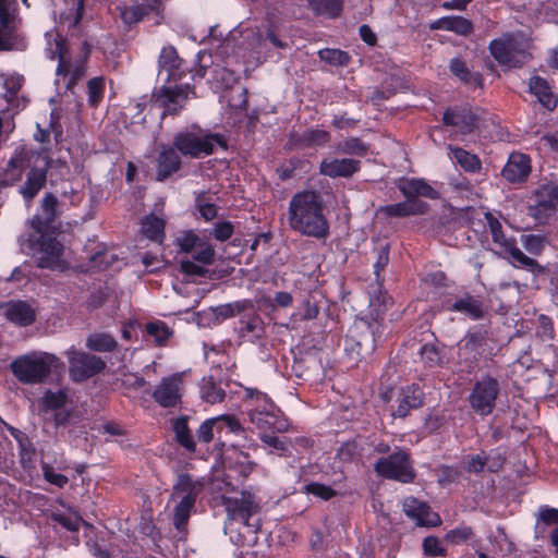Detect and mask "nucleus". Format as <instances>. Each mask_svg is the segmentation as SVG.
Here are the masks:
<instances>
[{"label":"nucleus","mask_w":558,"mask_h":558,"mask_svg":"<svg viewBox=\"0 0 558 558\" xmlns=\"http://www.w3.org/2000/svg\"><path fill=\"white\" fill-rule=\"evenodd\" d=\"M288 214L289 226L293 231L318 240L329 235V223L318 192L303 191L294 194Z\"/></svg>","instance_id":"obj_1"},{"label":"nucleus","mask_w":558,"mask_h":558,"mask_svg":"<svg viewBox=\"0 0 558 558\" xmlns=\"http://www.w3.org/2000/svg\"><path fill=\"white\" fill-rule=\"evenodd\" d=\"M64 367L61 360L54 354L34 351L15 357L10 369L22 384L34 385L45 381L52 371Z\"/></svg>","instance_id":"obj_2"},{"label":"nucleus","mask_w":558,"mask_h":558,"mask_svg":"<svg viewBox=\"0 0 558 558\" xmlns=\"http://www.w3.org/2000/svg\"><path fill=\"white\" fill-rule=\"evenodd\" d=\"M174 148L182 155L199 159L211 155L217 146L227 149V141L222 134L211 133L193 124L178 132L172 141Z\"/></svg>","instance_id":"obj_3"},{"label":"nucleus","mask_w":558,"mask_h":558,"mask_svg":"<svg viewBox=\"0 0 558 558\" xmlns=\"http://www.w3.org/2000/svg\"><path fill=\"white\" fill-rule=\"evenodd\" d=\"M529 40L520 33L504 34L489 44V51L494 59L510 66H521L529 58Z\"/></svg>","instance_id":"obj_4"},{"label":"nucleus","mask_w":558,"mask_h":558,"mask_svg":"<svg viewBox=\"0 0 558 558\" xmlns=\"http://www.w3.org/2000/svg\"><path fill=\"white\" fill-rule=\"evenodd\" d=\"M22 251L31 254L39 268L61 269L63 245L52 238L20 239Z\"/></svg>","instance_id":"obj_5"},{"label":"nucleus","mask_w":558,"mask_h":558,"mask_svg":"<svg viewBox=\"0 0 558 558\" xmlns=\"http://www.w3.org/2000/svg\"><path fill=\"white\" fill-rule=\"evenodd\" d=\"M191 97H195V88L190 84L167 83L153 93L155 105L162 108L161 118L180 114Z\"/></svg>","instance_id":"obj_6"},{"label":"nucleus","mask_w":558,"mask_h":558,"mask_svg":"<svg viewBox=\"0 0 558 558\" xmlns=\"http://www.w3.org/2000/svg\"><path fill=\"white\" fill-rule=\"evenodd\" d=\"M558 184L548 182L539 185L531 195L527 215L538 225H545L557 211Z\"/></svg>","instance_id":"obj_7"},{"label":"nucleus","mask_w":558,"mask_h":558,"mask_svg":"<svg viewBox=\"0 0 558 558\" xmlns=\"http://www.w3.org/2000/svg\"><path fill=\"white\" fill-rule=\"evenodd\" d=\"M222 504L226 507L229 520L240 521L244 525L252 527L255 533L259 531V520L254 519V517L259 512L260 508L252 494L242 492L240 497L234 498L222 496Z\"/></svg>","instance_id":"obj_8"},{"label":"nucleus","mask_w":558,"mask_h":558,"mask_svg":"<svg viewBox=\"0 0 558 558\" xmlns=\"http://www.w3.org/2000/svg\"><path fill=\"white\" fill-rule=\"evenodd\" d=\"M374 469L378 475L401 483H412L415 478L410 456L401 449L386 458H380Z\"/></svg>","instance_id":"obj_9"},{"label":"nucleus","mask_w":558,"mask_h":558,"mask_svg":"<svg viewBox=\"0 0 558 558\" xmlns=\"http://www.w3.org/2000/svg\"><path fill=\"white\" fill-rule=\"evenodd\" d=\"M66 356L70 376L77 383L87 380L101 373L106 367V362L100 356L78 351L74 348L66 351Z\"/></svg>","instance_id":"obj_10"},{"label":"nucleus","mask_w":558,"mask_h":558,"mask_svg":"<svg viewBox=\"0 0 558 558\" xmlns=\"http://www.w3.org/2000/svg\"><path fill=\"white\" fill-rule=\"evenodd\" d=\"M499 393L498 380L486 376L477 380L469 396L471 408L482 416L490 414Z\"/></svg>","instance_id":"obj_11"},{"label":"nucleus","mask_w":558,"mask_h":558,"mask_svg":"<svg viewBox=\"0 0 558 558\" xmlns=\"http://www.w3.org/2000/svg\"><path fill=\"white\" fill-rule=\"evenodd\" d=\"M183 383L180 375L163 377L153 391V399L162 408H174L181 402Z\"/></svg>","instance_id":"obj_12"},{"label":"nucleus","mask_w":558,"mask_h":558,"mask_svg":"<svg viewBox=\"0 0 558 558\" xmlns=\"http://www.w3.org/2000/svg\"><path fill=\"white\" fill-rule=\"evenodd\" d=\"M480 117L466 107L448 108L442 116L446 125L453 126L460 134H470L478 126Z\"/></svg>","instance_id":"obj_13"},{"label":"nucleus","mask_w":558,"mask_h":558,"mask_svg":"<svg viewBox=\"0 0 558 558\" xmlns=\"http://www.w3.org/2000/svg\"><path fill=\"white\" fill-rule=\"evenodd\" d=\"M347 350L355 352L361 357L371 355L376 349L374 329L368 324L355 326L347 339Z\"/></svg>","instance_id":"obj_14"},{"label":"nucleus","mask_w":558,"mask_h":558,"mask_svg":"<svg viewBox=\"0 0 558 558\" xmlns=\"http://www.w3.org/2000/svg\"><path fill=\"white\" fill-rule=\"evenodd\" d=\"M54 54L58 56L59 64L57 68L58 75H70V81L68 83V87L74 85L78 80H81L86 73L85 61L88 54V51L85 52L84 58L76 60L73 64L66 60V49L62 39L56 40V50L53 51L52 58Z\"/></svg>","instance_id":"obj_15"},{"label":"nucleus","mask_w":558,"mask_h":558,"mask_svg":"<svg viewBox=\"0 0 558 558\" xmlns=\"http://www.w3.org/2000/svg\"><path fill=\"white\" fill-rule=\"evenodd\" d=\"M403 511L407 517L416 520L420 525L437 526L441 523L440 517L433 512L428 505L413 497L404 499Z\"/></svg>","instance_id":"obj_16"},{"label":"nucleus","mask_w":558,"mask_h":558,"mask_svg":"<svg viewBox=\"0 0 558 558\" xmlns=\"http://www.w3.org/2000/svg\"><path fill=\"white\" fill-rule=\"evenodd\" d=\"M361 169V161L352 158H325L319 172L329 178H350Z\"/></svg>","instance_id":"obj_17"},{"label":"nucleus","mask_w":558,"mask_h":558,"mask_svg":"<svg viewBox=\"0 0 558 558\" xmlns=\"http://www.w3.org/2000/svg\"><path fill=\"white\" fill-rule=\"evenodd\" d=\"M50 163L51 159L47 158L44 167H33L27 172L26 180L19 191L27 204H29L46 185L47 170L50 167Z\"/></svg>","instance_id":"obj_18"},{"label":"nucleus","mask_w":558,"mask_h":558,"mask_svg":"<svg viewBox=\"0 0 558 558\" xmlns=\"http://www.w3.org/2000/svg\"><path fill=\"white\" fill-rule=\"evenodd\" d=\"M159 74L167 72L166 83L178 82L184 75L183 60L178 56L174 47L168 46L161 49L159 59Z\"/></svg>","instance_id":"obj_19"},{"label":"nucleus","mask_w":558,"mask_h":558,"mask_svg":"<svg viewBox=\"0 0 558 558\" xmlns=\"http://www.w3.org/2000/svg\"><path fill=\"white\" fill-rule=\"evenodd\" d=\"M156 163V179L162 182L180 170L181 158L173 145H163L157 156Z\"/></svg>","instance_id":"obj_20"},{"label":"nucleus","mask_w":558,"mask_h":558,"mask_svg":"<svg viewBox=\"0 0 558 558\" xmlns=\"http://www.w3.org/2000/svg\"><path fill=\"white\" fill-rule=\"evenodd\" d=\"M424 393L418 386L412 385L400 390L397 399L398 405L393 410L395 417L404 418L411 410L418 409L423 405Z\"/></svg>","instance_id":"obj_21"},{"label":"nucleus","mask_w":558,"mask_h":558,"mask_svg":"<svg viewBox=\"0 0 558 558\" xmlns=\"http://www.w3.org/2000/svg\"><path fill=\"white\" fill-rule=\"evenodd\" d=\"M530 172V158L524 154L513 153L502 169V177L511 183H517L526 180Z\"/></svg>","instance_id":"obj_22"},{"label":"nucleus","mask_w":558,"mask_h":558,"mask_svg":"<svg viewBox=\"0 0 558 558\" xmlns=\"http://www.w3.org/2000/svg\"><path fill=\"white\" fill-rule=\"evenodd\" d=\"M217 424H227L228 428L232 433H238L241 430V424L240 422L230 415H221L217 417H213L209 420H206L197 429L196 437L198 441L208 444L214 438L215 433V426Z\"/></svg>","instance_id":"obj_23"},{"label":"nucleus","mask_w":558,"mask_h":558,"mask_svg":"<svg viewBox=\"0 0 558 558\" xmlns=\"http://www.w3.org/2000/svg\"><path fill=\"white\" fill-rule=\"evenodd\" d=\"M399 190L407 197L423 196L430 199L439 197L438 192L423 179H407L399 183Z\"/></svg>","instance_id":"obj_24"},{"label":"nucleus","mask_w":558,"mask_h":558,"mask_svg":"<svg viewBox=\"0 0 558 558\" xmlns=\"http://www.w3.org/2000/svg\"><path fill=\"white\" fill-rule=\"evenodd\" d=\"M4 316L20 326H28L35 320L34 310L23 301L5 304Z\"/></svg>","instance_id":"obj_25"},{"label":"nucleus","mask_w":558,"mask_h":558,"mask_svg":"<svg viewBox=\"0 0 558 558\" xmlns=\"http://www.w3.org/2000/svg\"><path fill=\"white\" fill-rule=\"evenodd\" d=\"M449 310L465 314L474 320L484 316L483 302L470 294L457 299Z\"/></svg>","instance_id":"obj_26"},{"label":"nucleus","mask_w":558,"mask_h":558,"mask_svg":"<svg viewBox=\"0 0 558 558\" xmlns=\"http://www.w3.org/2000/svg\"><path fill=\"white\" fill-rule=\"evenodd\" d=\"M202 488L203 485L198 482H194L189 474H180L173 486L171 496L173 499L190 497L192 500H196Z\"/></svg>","instance_id":"obj_27"},{"label":"nucleus","mask_w":558,"mask_h":558,"mask_svg":"<svg viewBox=\"0 0 558 558\" xmlns=\"http://www.w3.org/2000/svg\"><path fill=\"white\" fill-rule=\"evenodd\" d=\"M449 70L463 84L483 86V76L477 72H471L466 62L460 58H452L450 60Z\"/></svg>","instance_id":"obj_28"},{"label":"nucleus","mask_w":558,"mask_h":558,"mask_svg":"<svg viewBox=\"0 0 558 558\" xmlns=\"http://www.w3.org/2000/svg\"><path fill=\"white\" fill-rule=\"evenodd\" d=\"M529 88L534 94L538 101L547 109H554L557 104V99L550 90L548 82L539 76H533L530 80Z\"/></svg>","instance_id":"obj_29"},{"label":"nucleus","mask_w":558,"mask_h":558,"mask_svg":"<svg viewBox=\"0 0 558 558\" xmlns=\"http://www.w3.org/2000/svg\"><path fill=\"white\" fill-rule=\"evenodd\" d=\"M433 28L454 32L458 35L466 36L473 29V24L470 20L462 16H445L439 19Z\"/></svg>","instance_id":"obj_30"},{"label":"nucleus","mask_w":558,"mask_h":558,"mask_svg":"<svg viewBox=\"0 0 558 558\" xmlns=\"http://www.w3.org/2000/svg\"><path fill=\"white\" fill-rule=\"evenodd\" d=\"M485 219L489 227L493 242L499 245L501 253L506 254L511 250V246L517 244L515 240L513 238H506L500 221L493 214L486 213Z\"/></svg>","instance_id":"obj_31"},{"label":"nucleus","mask_w":558,"mask_h":558,"mask_svg":"<svg viewBox=\"0 0 558 558\" xmlns=\"http://www.w3.org/2000/svg\"><path fill=\"white\" fill-rule=\"evenodd\" d=\"M448 149L452 155V159L466 172H478L482 162L475 154H471L463 148L449 145Z\"/></svg>","instance_id":"obj_32"},{"label":"nucleus","mask_w":558,"mask_h":558,"mask_svg":"<svg viewBox=\"0 0 558 558\" xmlns=\"http://www.w3.org/2000/svg\"><path fill=\"white\" fill-rule=\"evenodd\" d=\"M202 399L210 404L223 401L226 391L221 388L213 376L204 377L201 381Z\"/></svg>","instance_id":"obj_33"},{"label":"nucleus","mask_w":558,"mask_h":558,"mask_svg":"<svg viewBox=\"0 0 558 558\" xmlns=\"http://www.w3.org/2000/svg\"><path fill=\"white\" fill-rule=\"evenodd\" d=\"M86 347L92 351L112 352L117 349L118 342L107 332H95L86 338Z\"/></svg>","instance_id":"obj_34"},{"label":"nucleus","mask_w":558,"mask_h":558,"mask_svg":"<svg viewBox=\"0 0 558 558\" xmlns=\"http://www.w3.org/2000/svg\"><path fill=\"white\" fill-rule=\"evenodd\" d=\"M506 254L512 258V263L515 267L525 268L535 275L544 274L546 270L545 267L539 265L535 259L526 256L519 247H517V244L511 246V250Z\"/></svg>","instance_id":"obj_35"},{"label":"nucleus","mask_w":558,"mask_h":558,"mask_svg":"<svg viewBox=\"0 0 558 558\" xmlns=\"http://www.w3.org/2000/svg\"><path fill=\"white\" fill-rule=\"evenodd\" d=\"M173 430L175 433V439L180 446L184 447L187 451L194 452L196 449L195 441L187 426L186 417H179L173 422Z\"/></svg>","instance_id":"obj_36"},{"label":"nucleus","mask_w":558,"mask_h":558,"mask_svg":"<svg viewBox=\"0 0 558 558\" xmlns=\"http://www.w3.org/2000/svg\"><path fill=\"white\" fill-rule=\"evenodd\" d=\"M145 330L146 335L159 347L165 345L167 340L173 335L169 326L160 320L147 323Z\"/></svg>","instance_id":"obj_37"},{"label":"nucleus","mask_w":558,"mask_h":558,"mask_svg":"<svg viewBox=\"0 0 558 558\" xmlns=\"http://www.w3.org/2000/svg\"><path fill=\"white\" fill-rule=\"evenodd\" d=\"M196 500H192V498H182L180 499L179 504L174 508V515H173V524L177 530L183 531L190 514L195 506Z\"/></svg>","instance_id":"obj_38"},{"label":"nucleus","mask_w":558,"mask_h":558,"mask_svg":"<svg viewBox=\"0 0 558 558\" xmlns=\"http://www.w3.org/2000/svg\"><path fill=\"white\" fill-rule=\"evenodd\" d=\"M23 166L22 158L14 157L9 160L4 170V177L0 180V191L21 180Z\"/></svg>","instance_id":"obj_39"},{"label":"nucleus","mask_w":558,"mask_h":558,"mask_svg":"<svg viewBox=\"0 0 558 558\" xmlns=\"http://www.w3.org/2000/svg\"><path fill=\"white\" fill-rule=\"evenodd\" d=\"M153 10V5L147 2L137 3L131 7H126L122 11L121 16L126 24H133L142 21Z\"/></svg>","instance_id":"obj_40"},{"label":"nucleus","mask_w":558,"mask_h":558,"mask_svg":"<svg viewBox=\"0 0 558 558\" xmlns=\"http://www.w3.org/2000/svg\"><path fill=\"white\" fill-rule=\"evenodd\" d=\"M163 229V220L155 216H148L142 222V233L153 241H161Z\"/></svg>","instance_id":"obj_41"},{"label":"nucleus","mask_w":558,"mask_h":558,"mask_svg":"<svg viewBox=\"0 0 558 558\" xmlns=\"http://www.w3.org/2000/svg\"><path fill=\"white\" fill-rule=\"evenodd\" d=\"M337 150L345 155L364 157L368 153V145L359 137H349L338 144Z\"/></svg>","instance_id":"obj_42"},{"label":"nucleus","mask_w":558,"mask_h":558,"mask_svg":"<svg viewBox=\"0 0 558 558\" xmlns=\"http://www.w3.org/2000/svg\"><path fill=\"white\" fill-rule=\"evenodd\" d=\"M310 7L322 15L337 16L342 8V0H308Z\"/></svg>","instance_id":"obj_43"},{"label":"nucleus","mask_w":558,"mask_h":558,"mask_svg":"<svg viewBox=\"0 0 558 558\" xmlns=\"http://www.w3.org/2000/svg\"><path fill=\"white\" fill-rule=\"evenodd\" d=\"M318 57L322 61L333 65V66H343L347 65L351 57L348 52L342 51L340 49H331L325 48L318 51Z\"/></svg>","instance_id":"obj_44"},{"label":"nucleus","mask_w":558,"mask_h":558,"mask_svg":"<svg viewBox=\"0 0 558 558\" xmlns=\"http://www.w3.org/2000/svg\"><path fill=\"white\" fill-rule=\"evenodd\" d=\"M19 41L12 23H0V51L17 49Z\"/></svg>","instance_id":"obj_45"},{"label":"nucleus","mask_w":558,"mask_h":558,"mask_svg":"<svg viewBox=\"0 0 558 558\" xmlns=\"http://www.w3.org/2000/svg\"><path fill=\"white\" fill-rule=\"evenodd\" d=\"M521 243L530 254L539 255L549 242L545 235L523 234Z\"/></svg>","instance_id":"obj_46"},{"label":"nucleus","mask_w":558,"mask_h":558,"mask_svg":"<svg viewBox=\"0 0 558 558\" xmlns=\"http://www.w3.org/2000/svg\"><path fill=\"white\" fill-rule=\"evenodd\" d=\"M243 327L240 328L239 333L242 338L251 336L254 339H259L264 335L263 320L259 316L250 317L246 322H241Z\"/></svg>","instance_id":"obj_47"},{"label":"nucleus","mask_w":558,"mask_h":558,"mask_svg":"<svg viewBox=\"0 0 558 558\" xmlns=\"http://www.w3.org/2000/svg\"><path fill=\"white\" fill-rule=\"evenodd\" d=\"M250 421L259 429H269L276 421V416L268 410H252L250 412Z\"/></svg>","instance_id":"obj_48"},{"label":"nucleus","mask_w":558,"mask_h":558,"mask_svg":"<svg viewBox=\"0 0 558 558\" xmlns=\"http://www.w3.org/2000/svg\"><path fill=\"white\" fill-rule=\"evenodd\" d=\"M330 138V135L325 130H306L301 137V141L306 146H322L325 145Z\"/></svg>","instance_id":"obj_49"},{"label":"nucleus","mask_w":558,"mask_h":558,"mask_svg":"<svg viewBox=\"0 0 558 558\" xmlns=\"http://www.w3.org/2000/svg\"><path fill=\"white\" fill-rule=\"evenodd\" d=\"M68 402V395L64 390H48L43 397L46 409L57 410L63 408Z\"/></svg>","instance_id":"obj_50"},{"label":"nucleus","mask_w":558,"mask_h":558,"mask_svg":"<svg viewBox=\"0 0 558 558\" xmlns=\"http://www.w3.org/2000/svg\"><path fill=\"white\" fill-rule=\"evenodd\" d=\"M260 440L263 444L269 447L271 451L281 453H286L291 446V440L288 437H278L275 435L263 434L260 436Z\"/></svg>","instance_id":"obj_51"},{"label":"nucleus","mask_w":558,"mask_h":558,"mask_svg":"<svg viewBox=\"0 0 558 558\" xmlns=\"http://www.w3.org/2000/svg\"><path fill=\"white\" fill-rule=\"evenodd\" d=\"M253 302L248 300L226 304L218 310V315L225 318L233 317L242 312L253 308Z\"/></svg>","instance_id":"obj_52"},{"label":"nucleus","mask_w":558,"mask_h":558,"mask_svg":"<svg viewBox=\"0 0 558 558\" xmlns=\"http://www.w3.org/2000/svg\"><path fill=\"white\" fill-rule=\"evenodd\" d=\"M58 205V198L52 193H46L41 201L43 218L46 223L53 222L56 218V207Z\"/></svg>","instance_id":"obj_53"},{"label":"nucleus","mask_w":558,"mask_h":558,"mask_svg":"<svg viewBox=\"0 0 558 558\" xmlns=\"http://www.w3.org/2000/svg\"><path fill=\"white\" fill-rule=\"evenodd\" d=\"M104 82L101 77H94L87 83L88 102L95 107L102 96Z\"/></svg>","instance_id":"obj_54"},{"label":"nucleus","mask_w":558,"mask_h":558,"mask_svg":"<svg viewBox=\"0 0 558 558\" xmlns=\"http://www.w3.org/2000/svg\"><path fill=\"white\" fill-rule=\"evenodd\" d=\"M215 250L214 247L202 241V243L193 251V258L204 265H210L214 262Z\"/></svg>","instance_id":"obj_55"},{"label":"nucleus","mask_w":558,"mask_h":558,"mask_svg":"<svg viewBox=\"0 0 558 558\" xmlns=\"http://www.w3.org/2000/svg\"><path fill=\"white\" fill-rule=\"evenodd\" d=\"M305 492L323 500H329L337 495V492L330 486L320 483H310L305 486Z\"/></svg>","instance_id":"obj_56"},{"label":"nucleus","mask_w":558,"mask_h":558,"mask_svg":"<svg viewBox=\"0 0 558 558\" xmlns=\"http://www.w3.org/2000/svg\"><path fill=\"white\" fill-rule=\"evenodd\" d=\"M472 536H473V531L471 527L460 526V527L449 531L446 534L445 539L448 543L459 545L461 543L469 541Z\"/></svg>","instance_id":"obj_57"},{"label":"nucleus","mask_w":558,"mask_h":558,"mask_svg":"<svg viewBox=\"0 0 558 558\" xmlns=\"http://www.w3.org/2000/svg\"><path fill=\"white\" fill-rule=\"evenodd\" d=\"M423 550L426 556L437 557L445 556L446 549L441 546L439 538L436 536H427L423 541Z\"/></svg>","instance_id":"obj_58"},{"label":"nucleus","mask_w":558,"mask_h":558,"mask_svg":"<svg viewBox=\"0 0 558 558\" xmlns=\"http://www.w3.org/2000/svg\"><path fill=\"white\" fill-rule=\"evenodd\" d=\"M41 469L45 480L50 484L56 485L59 488H62L68 484V477L63 474L56 473L51 465L44 463Z\"/></svg>","instance_id":"obj_59"},{"label":"nucleus","mask_w":558,"mask_h":558,"mask_svg":"<svg viewBox=\"0 0 558 558\" xmlns=\"http://www.w3.org/2000/svg\"><path fill=\"white\" fill-rule=\"evenodd\" d=\"M421 356L427 367H435L440 363V355L433 344H425L421 349Z\"/></svg>","instance_id":"obj_60"},{"label":"nucleus","mask_w":558,"mask_h":558,"mask_svg":"<svg viewBox=\"0 0 558 558\" xmlns=\"http://www.w3.org/2000/svg\"><path fill=\"white\" fill-rule=\"evenodd\" d=\"M464 469L471 473H480L485 471V454H471L465 458Z\"/></svg>","instance_id":"obj_61"},{"label":"nucleus","mask_w":558,"mask_h":558,"mask_svg":"<svg viewBox=\"0 0 558 558\" xmlns=\"http://www.w3.org/2000/svg\"><path fill=\"white\" fill-rule=\"evenodd\" d=\"M178 243L182 251L193 252L202 243V240L193 232H186L178 238Z\"/></svg>","instance_id":"obj_62"},{"label":"nucleus","mask_w":558,"mask_h":558,"mask_svg":"<svg viewBox=\"0 0 558 558\" xmlns=\"http://www.w3.org/2000/svg\"><path fill=\"white\" fill-rule=\"evenodd\" d=\"M196 207L201 216L207 221L214 219L217 216V207L215 204L205 202L204 196L196 198Z\"/></svg>","instance_id":"obj_63"},{"label":"nucleus","mask_w":558,"mask_h":558,"mask_svg":"<svg viewBox=\"0 0 558 558\" xmlns=\"http://www.w3.org/2000/svg\"><path fill=\"white\" fill-rule=\"evenodd\" d=\"M215 81L220 83L225 87H230L236 81V76L233 71L226 68H216L214 70Z\"/></svg>","instance_id":"obj_64"}]
</instances>
